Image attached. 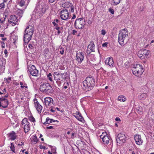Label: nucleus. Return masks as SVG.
Masks as SVG:
<instances>
[{
  "label": "nucleus",
  "instance_id": "f257e3e1",
  "mask_svg": "<svg viewBox=\"0 0 154 154\" xmlns=\"http://www.w3.org/2000/svg\"><path fill=\"white\" fill-rule=\"evenodd\" d=\"M48 8L47 5L43 2V0H38L32 14L36 18H38L43 16Z\"/></svg>",
  "mask_w": 154,
  "mask_h": 154
},
{
  "label": "nucleus",
  "instance_id": "f03ea898",
  "mask_svg": "<svg viewBox=\"0 0 154 154\" xmlns=\"http://www.w3.org/2000/svg\"><path fill=\"white\" fill-rule=\"evenodd\" d=\"M95 84V79L92 77H87L83 82L82 88L87 91L91 90Z\"/></svg>",
  "mask_w": 154,
  "mask_h": 154
},
{
  "label": "nucleus",
  "instance_id": "7ed1b4c3",
  "mask_svg": "<svg viewBox=\"0 0 154 154\" xmlns=\"http://www.w3.org/2000/svg\"><path fill=\"white\" fill-rule=\"evenodd\" d=\"M128 38V31L127 29H122L120 31L118 38V42L120 45L124 46L127 42Z\"/></svg>",
  "mask_w": 154,
  "mask_h": 154
},
{
  "label": "nucleus",
  "instance_id": "20e7f679",
  "mask_svg": "<svg viewBox=\"0 0 154 154\" xmlns=\"http://www.w3.org/2000/svg\"><path fill=\"white\" fill-rule=\"evenodd\" d=\"M34 27L31 25H29L25 30L24 35V41L28 43L31 40L33 34Z\"/></svg>",
  "mask_w": 154,
  "mask_h": 154
},
{
  "label": "nucleus",
  "instance_id": "39448f33",
  "mask_svg": "<svg viewBox=\"0 0 154 154\" xmlns=\"http://www.w3.org/2000/svg\"><path fill=\"white\" fill-rule=\"evenodd\" d=\"M132 71L134 75L138 77H140L144 72L142 66L140 64L134 65L132 68Z\"/></svg>",
  "mask_w": 154,
  "mask_h": 154
},
{
  "label": "nucleus",
  "instance_id": "423d86ee",
  "mask_svg": "<svg viewBox=\"0 0 154 154\" xmlns=\"http://www.w3.org/2000/svg\"><path fill=\"white\" fill-rule=\"evenodd\" d=\"M40 90L47 94H51L54 90L51 86L48 83H44L40 87Z\"/></svg>",
  "mask_w": 154,
  "mask_h": 154
},
{
  "label": "nucleus",
  "instance_id": "0eeeda50",
  "mask_svg": "<svg viewBox=\"0 0 154 154\" xmlns=\"http://www.w3.org/2000/svg\"><path fill=\"white\" fill-rule=\"evenodd\" d=\"M100 139H102L103 143L105 145H106L110 143V147L112 146V140L109 135L106 132H103L100 136Z\"/></svg>",
  "mask_w": 154,
  "mask_h": 154
},
{
  "label": "nucleus",
  "instance_id": "6e6552de",
  "mask_svg": "<svg viewBox=\"0 0 154 154\" xmlns=\"http://www.w3.org/2000/svg\"><path fill=\"white\" fill-rule=\"evenodd\" d=\"M85 24V20L82 18L77 19L75 21V27L78 29H82Z\"/></svg>",
  "mask_w": 154,
  "mask_h": 154
},
{
  "label": "nucleus",
  "instance_id": "1a4fd4ad",
  "mask_svg": "<svg viewBox=\"0 0 154 154\" xmlns=\"http://www.w3.org/2000/svg\"><path fill=\"white\" fill-rule=\"evenodd\" d=\"M54 77L55 80L63 81L66 79L65 75L64 73H61L59 72H55L54 73Z\"/></svg>",
  "mask_w": 154,
  "mask_h": 154
},
{
  "label": "nucleus",
  "instance_id": "9d476101",
  "mask_svg": "<svg viewBox=\"0 0 154 154\" xmlns=\"http://www.w3.org/2000/svg\"><path fill=\"white\" fill-rule=\"evenodd\" d=\"M22 127H23L24 131L25 133L28 132L30 130V123L28 122L27 118H24L21 122Z\"/></svg>",
  "mask_w": 154,
  "mask_h": 154
},
{
  "label": "nucleus",
  "instance_id": "9b49d317",
  "mask_svg": "<svg viewBox=\"0 0 154 154\" xmlns=\"http://www.w3.org/2000/svg\"><path fill=\"white\" fill-rule=\"evenodd\" d=\"M28 72L32 75L37 76L38 74V71L34 65H30L28 67Z\"/></svg>",
  "mask_w": 154,
  "mask_h": 154
},
{
  "label": "nucleus",
  "instance_id": "f8f14e48",
  "mask_svg": "<svg viewBox=\"0 0 154 154\" xmlns=\"http://www.w3.org/2000/svg\"><path fill=\"white\" fill-rule=\"evenodd\" d=\"M53 99L51 97H46L44 99V104L48 108H50L52 107L53 106Z\"/></svg>",
  "mask_w": 154,
  "mask_h": 154
},
{
  "label": "nucleus",
  "instance_id": "ddd939ff",
  "mask_svg": "<svg viewBox=\"0 0 154 154\" xmlns=\"http://www.w3.org/2000/svg\"><path fill=\"white\" fill-rule=\"evenodd\" d=\"M69 13L67 10L65 9L61 11L60 13V17L62 20H67L69 18Z\"/></svg>",
  "mask_w": 154,
  "mask_h": 154
},
{
  "label": "nucleus",
  "instance_id": "4468645a",
  "mask_svg": "<svg viewBox=\"0 0 154 154\" xmlns=\"http://www.w3.org/2000/svg\"><path fill=\"white\" fill-rule=\"evenodd\" d=\"M126 139V137L124 134L120 133L118 134L116 140L117 143L122 144L125 142Z\"/></svg>",
  "mask_w": 154,
  "mask_h": 154
},
{
  "label": "nucleus",
  "instance_id": "2eb2a0df",
  "mask_svg": "<svg viewBox=\"0 0 154 154\" xmlns=\"http://www.w3.org/2000/svg\"><path fill=\"white\" fill-rule=\"evenodd\" d=\"M8 101L4 98H0V108L2 109L6 108L8 105Z\"/></svg>",
  "mask_w": 154,
  "mask_h": 154
},
{
  "label": "nucleus",
  "instance_id": "dca6fc26",
  "mask_svg": "<svg viewBox=\"0 0 154 154\" xmlns=\"http://www.w3.org/2000/svg\"><path fill=\"white\" fill-rule=\"evenodd\" d=\"M9 24H11L12 26H14L17 24L18 22L17 19L15 15H11L8 20Z\"/></svg>",
  "mask_w": 154,
  "mask_h": 154
},
{
  "label": "nucleus",
  "instance_id": "f3484780",
  "mask_svg": "<svg viewBox=\"0 0 154 154\" xmlns=\"http://www.w3.org/2000/svg\"><path fill=\"white\" fill-rule=\"evenodd\" d=\"M76 60L78 63L80 64L84 59V54L82 52H77L76 54Z\"/></svg>",
  "mask_w": 154,
  "mask_h": 154
},
{
  "label": "nucleus",
  "instance_id": "a211bd4d",
  "mask_svg": "<svg viewBox=\"0 0 154 154\" xmlns=\"http://www.w3.org/2000/svg\"><path fill=\"white\" fill-rule=\"evenodd\" d=\"M105 63L106 65L109 66L110 67L112 68L114 66V62L112 57L107 58L105 60Z\"/></svg>",
  "mask_w": 154,
  "mask_h": 154
},
{
  "label": "nucleus",
  "instance_id": "6ab92c4d",
  "mask_svg": "<svg viewBox=\"0 0 154 154\" xmlns=\"http://www.w3.org/2000/svg\"><path fill=\"white\" fill-rule=\"evenodd\" d=\"M95 46L93 42H91L88 46L86 52L88 54H90L92 52L94 51Z\"/></svg>",
  "mask_w": 154,
  "mask_h": 154
},
{
  "label": "nucleus",
  "instance_id": "aec40b11",
  "mask_svg": "<svg viewBox=\"0 0 154 154\" xmlns=\"http://www.w3.org/2000/svg\"><path fill=\"white\" fill-rule=\"evenodd\" d=\"M34 106L38 112L40 113L42 109V106L39 103L37 99H35L33 100Z\"/></svg>",
  "mask_w": 154,
  "mask_h": 154
},
{
  "label": "nucleus",
  "instance_id": "412c9836",
  "mask_svg": "<svg viewBox=\"0 0 154 154\" xmlns=\"http://www.w3.org/2000/svg\"><path fill=\"white\" fill-rule=\"evenodd\" d=\"M134 140L137 144L138 145L142 144L143 141L141 140L140 135L137 134L134 136Z\"/></svg>",
  "mask_w": 154,
  "mask_h": 154
},
{
  "label": "nucleus",
  "instance_id": "4be33fe9",
  "mask_svg": "<svg viewBox=\"0 0 154 154\" xmlns=\"http://www.w3.org/2000/svg\"><path fill=\"white\" fill-rule=\"evenodd\" d=\"M143 53V56L146 58L149 57L150 56V51L146 49L140 50V53Z\"/></svg>",
  "mask_w": 154,
  "mask_h": 154
},
{
  "label": "nucleus",
  "instance_id": "5701e85b",
  "mask_svg": "<svg viewBox=\"0 0 154 154\" xmlns=\"http://www.w3.org/2000/svg\"><path fill=\"white\" fill-rule=\"evenodd\" d=\"M74 116L79 121L83 123L85 122V120L83 117L82 116L81 114L80 113L78 112L76 114H75L74 115Z\"/></svg>",
  "mask_w": 154,
  "mask_h": 154
},
{
  "label": "nucleus",
  "instance_id": "b1692460",
  "mask_svg": "<svg viewBox=\"0 0 154 154\" xmlns=\"http://www.w3.org/2000/svg\"><path fill=\"white\" fill-rule=\"evenodd\" d=\"M5 60H0V72H3L5 69Z\"/></svg>",
  "mask_w": 154,
  "mask_h": 154
},
{
  "label": "nucleus",
  "instance_id": "393cba45",
  "mask_svg": "<svg viewBox=\"0 0 154 154\" xmlns=\"http://www.w3.org/2000/svg\"><path fill=\"white\" fill-rule=\"evenodd\" d=\"M147 95L146 93H140L138 96L139 99L141 100H145L147 97Z\"/></svg>",
  "mask_w": 154,
  "mask_h": 154
},
{
  "label": "nucleus",
  "instance_id": "a878e982",
  "mask_svg": "<svg viewBox=\"0 0 154 154\" xmlns=\"http://www.w3.org/2000/svg\"><path fill=\"white\" fill-rule=\"evenodd\" d=\"M9 134L10 139L11 140H13L16 139L17 136L14 132L12 131L11 133H10Z\"/></svg>",
  "mask_w": 154,
  "mask_h": 154
},
{
  "label": "nucleus",
  "instance_id": "bb28decb",
  "mask_svg": "<svg viewBox=\"0 0 154 154\" xmlns=\"http://www.w3.org/2000/svg\"><path fill=\"white\" fill-rule=\"evenodd\" d=\"M11 39L13 42H15L17 39V37L14 34H12L11 36Z\"/></svg>",
  "mask_w": 154,
  "mask_h": 154
},
{
  "label": "nucleus",
  "instance_id": "cd10ccee",
  "mask_svg": "<svg viewBox=\"0 0 154 154\" xmlns=\"http://www.w3.org/2000/svg\"><path fill=\"white\" fill-rule=\"evenodd\" d=\"M55 121H54L52 119H50L48 117L46 119V121L45 122L43 123V124L45 125H46L47 124H49Z\"/></svg>",
  "mask_w": 154,
  "mask_h": 154
},
{
  "label": "nucleus",
  "instance_id": "c85d7f7f",
  "mask_svg": "<svg viewBox=\"0 0 154 154\" xmlns=\"http://www.w3.org/2000/svg\"><path fill=\"white\" fill-rule=\"evenodd\" d=\"M31 140L32 142H34L35 144L38 141V140L35 135H33L31 138Z\"/></svg>",
  "mask_w": 154,
  "mask_h": 154
},
{
  "label": "nucleus",
  "instance_id": "c756f323",
  "mask_svg": "<svg viewBox=\"0 0 154 154\" xmlns=\"http://www.w3.org/2000/svg\"><path fill=\"white\" fill-rule=\"evenodd\" d=\"M121 0H112V4L113 5H118Z\"/></svg>",
  "mask_w": 154,
  "mask_h": 154
},
{
  "label": "nucleus",
  "instance_id": "7c9ffc66",
  "mask_svg": "<svg viewBox=\"0 0 154 154\" xmlns=\"http://www.w3.org/2000/svg\"><path fill=\"white\" fill-rule=\"evenodd\" d=\"M143 110L142 108L139 106H138L136 109L137 112L140 114H142Z\"/></svg>",
  "mask_w": 154,
  "mask_h": 154
},
{
  "label": "nucleus",
  "instance_id": "2f4dec72",
  "mask_svg": "<svg viewBox=\"0 0 154 154\" xmlns=\"http://www.w3.org/2000/svg\"><path fill=\"white\" fill-rule=\"evenodd\" d=\"M118 99L119 100L122 102H124L126 100V98L125 97L122 95H121L119 96Z\"/></svg>",
  "mask_w": 154,
  "mask_h": 154
},
{
  "label": "nucleus",
  "instance_id": "473e14b6",
  "mask_svg": "<svg viewBox=\"0 0 154 154\" xmlns=\"http://www.w3.org/2000/svg\"><path fill=\"white\" fill-rule=\"evenodd\" d=\"M20 85H21L20 87L21 88H28L26 84L24 82H20Z\"/></svg>",
  "mask_w": 154,
  "mask_h": 154
},
{
  "label": "nucleus",
  "instance_id": "72a5a7b5",
  "mask_svg": "<svg viewBox=\"0 0 154 154\" xmlns=\"http://www.w3.org/2000/svg\"><path fill=\"white\" fill-rule=\"evenodd\" d=\"M10 148L11 150L14 153H15L16 151L14 144L13 143H11V146H10Z\"/></svg>",
  "mask_w": 154,
  "mask_h": 154
},
{
  "label": "nucleus",
  "instance_id": "f704fd0d",
  "mask_svg": "<svg viewBox=\"0 0 154 154\" xmlns=\"http://www.w3.org/2000/svg\"><path fill=\"white\" fill-rule=\"evenodd\" d=\"M4 16L5 17L4 18H2L0 19V23H5L6 18L7 17V15L5 13L4 14Z\"/></svg>",
  "mask_w": 154,
  "mask_h": 154
},
{
  "label": "nucleus",
  "instance_id": "c9c22d12",
  "mask_svg": "<svg viewBox=\"0 0 154 154\" xmlns=\"http://www.w3.org/2000/svg\"><path fill=\"white\" fill-rule=\"evenodd\" d=\"M25 0H21L19 3V5L21 7L23 6L25 4Z\"/></svg>",
  "mask_w": 154,
  "mask_h": 154
},
{
  "label": "nucleus",
  "instance_id": "e433bc0d",
  "mask_svg": "<svg viewBox=\"0 0 154 154\" xmlns=\"http://www.w3.org/2000/svg\"><path fill=\"white\" fill-rule=\"evenodd\" d=\"M11 77H9L7 78H5L4 81H6V82H7L8 84H9L11 81Z\"/></svg>",
  "mask_w": 154,
  "mask_h": 154
},
{
  "label": "nucleus",
  "instance_id": "4c0bfd02",
  "mask_svg": "<svg viewBox=\"0 0 154 154\" xmlns=\"http://www.w3.org/2000/svg\"><path fill=\"white\" fill-rule=\"evenodd\" d=\"M52 75L51 73H49L47 75V77L48 78L49 80L51 82L53 81V79L52 78Z\"/></svg>",
  "mask_w": 154,
  "mask_h": 154
},
{
  "label": "nucleus",
  "instance_id": "58836bf2",
  "mask_svg": "<svg viewBox=\"0 0 154 154\" xmlns=\"http://www.w3.org/2000/svg\"><path fill=\"white\" fill-rule=\"evenodd\" d=\"M69 6H70L69 10L71 12H73L74 11V7L71 4H69Z\"/></svg>",
  "mask_w": 154,
  "mask_h": 154
},
{
  "label": "nucleus",
  "instance_id": "ea45409f",
  "mask_svg": "<svg viewBox=\"0 0 154 154\" xmlns=\"http://www.w3.org/2000/svg\"><path fill=\"white\" fill-rule=\"evenodd\" d=\"M5 7V5L4 2H2L0 4V9H2L4 8Z\"/></svg>",
  "mask_w": 154,
  "mask_h": 154
},
{
  "label": "nucleus",
  "instance_id": "a19ab883",
  "mask_svg": "<svg viewBox=\"0 0 154 154\" xmlns=\"http://www.w3.org/2000/svg\"><path fill=\"white\" fill-rule=\"evenodd\" d=\"M109 12L112 14H114V11L113 9L110 8L109 9Z\"/></svg>",
  "mask_w": 154,
  "mask_h": 154
},
{
  "label": "nucleus",
  "instance_id": "79ce46f5",
  "mask_svg": "<svg viewBox=\"0 0 154 154\" xmlns=\"http://www.w3.org/2000/svg\"><path fill=\"white\" fill-rule=\"evenodd\" d=\"M29 120L32 122H34L35 121V120L34 118L32 116H30L29 118Z\"/></svg>",
  "mask_w": 154,
  "mask_h": 154
},
{
  "label": "nucleus",
  "instance_id": "37998d69",
  "mask_svg": "<svg viewBox=\"0 0 154 154\" xmlns=\"http://www.w3.org/2000/svg\"><path fill=\"white\" fill-rule=\"evenodd\" d=\"M142 53H140V51H138L137 54L138 56L140 58L142 57V56H143V55Z\"/></svg>",
  "mask_w": 154,
  "mask_h": 154
},
{
  "label": "nucleus",
  "instance_id": "c03bdc74",
  "mask_svg": "<svg viewBox=\"0 0 154 154\" xmlns=\"http://www.w3.org/2000/svg\"><path fill=\"white\" fill-rule=\"evenodd\" d=\"M60 53L61 54H63L64 53V52L63 48L62 47H61V48H60Z\"/></svg>",
  "mask_w": 154,
  "mask_h": 154
},
{
  "label": "nucleus",
  "instance_id": "a18cd8bd",
  "mask_svg": "<svg viewBox=\"0 0 154 154\" xmlns=\"http://www.w3.org/2000/svg\"><path fill=\"white\" fill-rule=\"evenodd\" d=\"M106 31L104 30V29H102L101 30V34L103 35H105V34H106Z\"/></svg>",
  "mask_w": 154,
  "mask_h": 154
},
{
  "label": "nucleus",
  "instance_id": "49530a36",
  "mask_svg": "<svg viewBox=\"0 0 154 154\" xmlns=\"http://www.w3.org/2000/svg\"><path fill=\"white\" fill-rule=\"evenodd\" d=\"M4 53L5 54V57H7L8 56V51L6 49H5L4 51Z\"/></svg>",
  "mask_w": 154,
  "mask_h": 154
},
{
  "label": "nucleus",
  "instance_id": "de8ad7c7",
  "mask_svg": "<svg viewBox=\"0 0 154 154\" xmlns=\"http://www.w3.org/2000/svg\"><path fill=\"white\" fill-rule=\"evenodd\" d=\"M52 107H53V106H52V107H51L50 108H51V109L50 110V111L51 112H54L55 111V108H53Z\"/></svg>",
  "mask_w": 154,
  "mask_h": 154
},
{
  "label": "nucleus",
  "instance_id": "09e8293b",
  "mask_svg": "<svg viewBox=\"0 0 154 154\" xmlns=\"http://www.w3.org/2000/svg\"><path fill=\"white\" fill-rule=\"evenodd\" d=\"M40 149H45L46 147L45 146H43L42 145H40Z\"/></svg>",
  "mask_w": 154,
  "mask_h": 154
},
{
  "label": "nucleus",
  "instance_id": "8fccbe9b",
  "mask_svg": "<svg viewBox=\"0 0 154 154\" xmlns=\"http://www.w3.org/2000/svg\"><path fill=\"white\" fill-rule=\"evenodd\" d=\"M28 47L31 49H32L33 48V47L31 44H29L28 45Z\"/></svg>",
  "mask_w": 154,
  "mask_h": 154
},
{
  "label": "nucleus",
  "instance_id": "3c124183",
  "mask_svg": "<svg viewBox=\"0 0 154 154\" xmlns=\"http://www.w3.org/2000/svg\"><path fill=\"white\" fill-rule=\"evenodd\" d=\"M72 33L73 35H75L77 33V31L75 30H72Z\"/></svg>",
  "mask_w": 154,
  "mask_h": 154
},
{
  "label": "nucleus",
  "instance_id": "603ef678",
  "mask_svg": "<svg viewBox=\"0 0 154 154\" xmlns=\"http://www.w3.org/2000/svg\"><path fill=\"white\" fill-rule=\"evenodd\" d=\"M107 46V43L105 42L102 44V46L103 47H106Z\"/></svg>",
  "mask_w": 154,
  "mask_h": 154
},
{
  "label": "nucleus",
  "instance_id": "864d4df0",
  "mask_svg": "<svg viewBox=\"0 0 154 154\" xmlns=\"http://www.w3.org/2000/svg\"><path fill=\"white\" fill-rule=\"evenodd\" d=\"M115 120L116 121H120L121 120L120 119L119 117H116L115 119Z\"/></svg>",
  "mask_w": 154,
  "mask_h": 154
},
{
  "label": "nucleus",
  "instance_id": "5fc2aeb1",
  "mask_svg": "<svg viewBox=\"0 0 154 154\" xmlns=\"http://www.w3.org/2000/svg\"><path fill=\"white\" fill-rule=\"evenodd\" d=\"M55 28L57 30H58L59 29H60V27L58 26V25H56V26H55Z\"/></svg>",
  "mask_w": 154,
  "mask_h": 154
},
{
  "label": "nucleus",
  "instance_id": "6e6d98bb",
  "mask_svg": "<svg viewBox=\"0 0 154 154\" xmlns=\"http://www.w3.org/2000/svg\"><path fill=\"white\" fill-rule=\"evenodd\" d=\"M58 31H57V35H59L61 33V31H60V29H59L58 30H57Z\"/></svg>",
  "mask_w": 154,
  "mask_h": 154
},
{
  "label": "nucleus",
  "instance_id": "4d7b16f0",
  "mask_svg": "<svg viewBox=\"0 0 154 154\" xmlns=\"http://www.w3.org/2000/svg\"><path fill=\"white\" fill-rule=\"evenodd\" d=\"M56 0H48L50 3H52L56 1Z\"/></svg>",
  "mask_w": 154,
  "mask_h": 154
},
{
  "label": "nucleus",
  "instance_id": "13d9d810",
  "mask_svg": "<svg viewBox=\"0 0 154 154\" xmlns=\"http://www.w3.org/2000/svg\"><path fill=\"white\" fill-rule=\"evenodd\" d=\"M75 135V134L74 133H72L71 134V138H73L74 137V136Z\"/></svg>",
  "mask_w": 154,
  "mask_h": 154
},
{
  "label": "nucleus",
  "instance_id": "bf43d9fd",
  "mask_svg": "<svg viewBox=\"0 0 154 154\" xmlns=\"http://www.w3.org/2000/svg\"><path fill=\"white\" fill-rule=\"evenodd\" d=\"M52 23L54 25V26H55L56 25H57V23L55 22V21H53L52 22Z\"/></svg>",
  "mask_w": 154,
  "mask_h": 154
},
{
  "label": "nucleus",
  "instance_id": "052dcab7",
  "mask_svg": "<svg viewBox=\"0 0 154 154\" xmlns=\"http://www.w3.org/2000/svg\"><path fill=\"white\" fill-rule=\"evenodd\" d=\"M53 128V127L52 126H50L49 127H47V129H52Z\"/></svg>",
  "mask_w": 154,
  "mask_h": 154
},
{
  "label": "nucleus",
  "instance_id": "680f3d73",
  "mask_svg": "<svg viewBox=\"0 0 154 154\" xmlns=\"http://www.w3.org/2000/svg\"><path fill=\"white\" fill-rule=\"evenodd\" d=\"M76 18V16L75 14H73V16L72 18V19H74Z\"/></svg>",
  "mask_w": 154,
  "mask_h": 154
},
{
  "label": "nucleus",
  "instance_id": "e2e57ef3",
  "mask_svg": "<svg viewBox=\"0 0 154 154\" xmlns=\"http://www.w3.org/2000/svg\"><path fill=\"white\" fill-rule=\"evenodd\" d=\"M2 91L3 92V93L4 94L6 92V90L5 88H4L3 89V90Z\"/></svg>",
  "mask_w": 154,
  "mask_h": 154
},
{
  "label": "nucleus",
  "instance_id": "0e129e2a",
  "mask_svg": "<svg viewBox=\"0 0 154 154\" xmlns=\"http://www.w3.org/2000/svg\"><path fill=\"white\" fill-rule=\"evenodd\" d=\"M54 21H55L56 23H58L59 22V20L57 19H56L54 20Z\"/></svg>",
  "mask_w": 154,
  "mask_h": 154
},
{
  "label": "nucleus",
  "instance_id": "69168bd1",
  "mask_svg": "<svg viewBox=\"0 0 154 154\" xmlns=\"http://www.w3.org/2000/svg\"><path fill=\"white\" fill-rule=\"evenodd\" d=\"M65 83H64V85L63 86V88L66 89L67 88V86L66 85H65Z\"/></svg>",
  "mask_w": 154,
  "mask_h": 154
},
{
  "label": "nucleus",
  "instance_id": "338daca9",
  "mask_svg": "<svg viewBox=\"0 0 154 154\" xmlns=\"http://www.w3.org/2000/svg\"><path fill=\"white\" fill-rule=\"evenodd\" d=\"M24 142L22 141L21 142V144H19V146H21L22 145H24Z\"/></svg>",
  "mask_w": 154,
  "mask_h": 154
},
{
  "label": "nucleus",
  "instance_id": "774afa93",
  "mask_svg": "<svg viewBox=\"0 0 154 154\" xmlns=\"http://www.w3.org/2000/svg\"><path fill=\"white\" fill-rule=\"evenodd\" d=\"M2 39L3 40H5L6 39V38H2Z\"/></svg>",
  "mask_w": 154,
  "mask_h": 154
}]
</instances>
